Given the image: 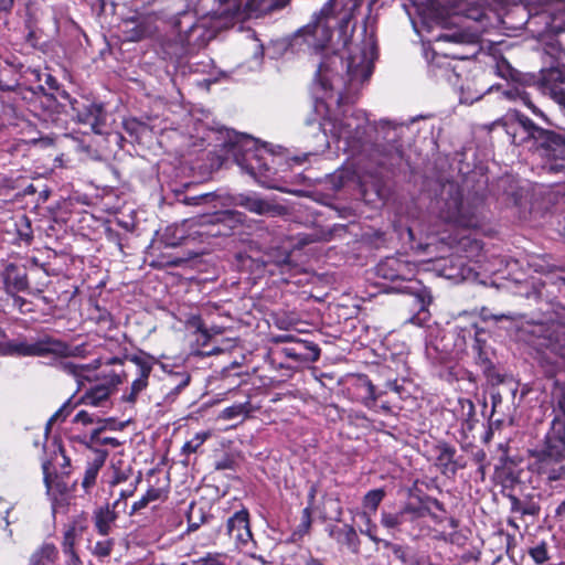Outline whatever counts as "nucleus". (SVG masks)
<instances>
[{
  "instance_id": "f257e3e1",
  "label": "nucleus",
  "mask_w": 565,
  "mask_h": 565,
  "mask_svg": "<svg viewBox=\"0 0 565 565\" xmlns=\"http://www.w3.org/2000/svg\"><path fill=\"white\" fill-rule=\"evenodd\" d=\"M330 132L337 139L344 140L353 153L364 154L377 167L393 171L404 160L399 141L401 125L381 119L370 124L365 113L352 106L328 119Z\"/></svg>"
},
{
  "instance_id": "f03ea898",
  "label": "nucleus",
  "mask_w": 565,
  "mask_h": 565,
  "mask_svg": "<svg viewBox=\"0 0 565 565\" xmlns=\"http://www.w3.org/2000/svg\"><path fill=\"white\" fill-rule=\"evenodd\" d=\"M245 0H191L193 11H181L170 19L172 36L164 52L182 61L204 47L218 30L233 20L245 19Z\"/></svg>"
},
{
  "instance_id": "7ed1b4c3",
  "label": "nucleus",
  "mask_w": 565,
  "mask_h": 565,
  "mask_svg": "<svg viewBox=\"0 0 565 565\" xmlns=\"http://www.w3.org/2000/svg\"><path fill=\"white\" fill-rule=\"evenodd\" d=\"M370 15L364 20L363 32L365 40L359 53H350L347 61L333 52L323 55L317 72L316 82L324 92L337 90L338 104L349 99L350 94L369 81L373 73V61L376 57V41L373 31L367 35Z\"/></svg>"
},
{
  "instance_id": "20e7f679",
  "label": "nucleus",
  "mask_w": 565,
  "mask_h": 565,
  "mask_svg": "<svg viewBox=\"0 0 565 565\" xmlns=\"http://www.w3.org/2000/svg\"><path fill=\"white\" fill-rule=\"evenodd\" d=\"M497 124L512 137L513 143L533 141L536 149L546 158L543 169L547 173L565 177V132L544 128L519 110H510Z\"/></svg>"
},
{
  "instance_id": "39448f33",
  "label": "nucleus",
  "mask_w": 565,
  "mask_h": 565,
  "mask_svg": "<svg viewBox=\"0 0 565 565\" xmlns=\"http://www.w3.org/2000/svg\"><path fill=\"white\" fill-rule=\"evenodd\" d=\"M363 0H328L310 23L299 30L309 47L323 50L331 41L332 31L338 30L339 41L349 45L355 25L350 26Z\"/></svg>"
},
{
  "instance_id": "423d86ee",
  "label": "nucleus",
  "mask_w": 565,
  "mask_h": 565,
  "mask_svg": "<svg viewBox=\"0 0 565 565\" xmlns=\"http://www.w3.org/2000/svg\"><path fill=\"white\" fill-rule=\"evenodd\" d=\"M379 278L391 282L387 291L407 294L413 297L416 313L409 318L414 324L422 326L430 317L428 307L433 301L430 290L419 280L414 279L415 270L412 264L398 257H386L375 266Z\"/></svg>"
},
{
  "instance_id": "0eeeda50",
  "label": "nucleus",
  "mask_w": 565,
  "mask_h": 565,
  "mask_svg": "<svg viewBox=\"0 0 565 565\" xmlns=\"http://www.w3.org/2000/svg\"><path fill=\"white\" fill-rule=\"evenodd\" d=\"M230 146L234 161L243 171L265 188L279 189L274 177L280 158L266 143L260 146L252 136L235 132L230 137Z\"/></svg>"
},
{
  "instance_id": "6e6552de",
  "label": "nucleus",
  "mask_w": 565,
  "mask_h": 565,
  "mask_svg": "<svg viewBox=\"0 0 565 565\" xmlns=\"http://www.w3.org/2000/svg\"><path fill=\"white\" fill-rule=\"evenodd\" d=\"M435 209L444 223L456 227L477 228L484 220L483 199L477 194L465 195L455 182L443 185Z\"/></svg>"
},
{
  "instance_id": "1a4fd4ad",
  "label": "nucleus",
  "mask_w": 565,
  "mask_h": 565,
  "mask_svg": "<svg viewBox=\"0 0 565 565\" xmlns=\"http://www.w3.org/2000/svg\"><path fill=\"white\" fill-rule=\"evenodd\" d=\"M532 472L551 489H557L565 481V427L556 424L546 436L544 449L534 455L530 465Z\"/></svg>"
},
{
  "instance_id": "9d476101",
  "label": "nucleus",
  "mask_w": 565,
  "mask_h": 565,
  "mask_svg": "<svg viewBox=\"0 0 565 565\" xmlns=\"http://www.w3.org/2000/svg\"><path fill=\"white\" fill-rule=\"evenodd\" d=\"M58 356L73 355V349L66 342L45 335L33 343L25 340L0 341V355L2 356Z\"/></svg>"
},
{
  "instance_id": "9b49d317",
  "label": "nucleus",
  "mask_w": 565,
  "mask_h": 565,
  "mask_svg": "<svg viewBox=\"0 0 565 565\" xmlns=\"http://www.w3.org/2000/svg\"><path fill=\"white\" fill-rule=\"evenodd\" d=\"M245 221L246 215L236 210L204 214L198 218V230L193 234L198 235L202 242L210 243V238L231 236Z\"/></svg>"
},
{
  "instance_id": "f8f14e48",
  "label": "nucleus",
  "mask_w": 565,
  "mask_h": 565,
  "mask_svg": "<svg viewBox=\"0 0 565 565\" xmlns=\"http://www.w3.org/2000/svg\"><path fill=\"white\" fill-rule=\"evenodd\" d=\"M45 287L46 282H39L35 287L31 286L26 265L14 262H2L0 268V288L7 296H15V294L38 296L43 292Z\"/></svg>"
},
{
  "instance_id": "ddd939ff",
  "label": "nucleus",
  "mask_w": 565,
  "mask_h": 565,
  "mask_svg": "<svg viewBox=\"0 0 565 565\" xmlns=\"http://www.w3.org/2000/svg\"><path fill=\"white\" fill-rule=\"evenodd\" d=\"M238 265L252 271L265 270L269 266L276 267L281 274L289 273L297 267L291 259V252L284 248L271 249L260 258H253L245 253L236 255Z\"/></svg>"
},
{
  "instance_id": "4468645a",
  "label": "nucleus",
  "mask_w": 565,
  "mask_h": 565,
  "mask_svg": "<svg viewBox=\"0 0 565 565\" xmlns=\"http://www.w3.org/2000/svg\"><path fill=\"white\" fill-rule=\"evenodd\" d=\"M537 334L535 345L558 356L565 364V318L548 326H539L533 332Z\"/></svg>"
},
{
  "instance_id": "2eb2a0df",
  "label": "nucleus",
  "mask_w": 565,
  "mask_h": 565,
  "mask_svg": "<svg viewBox=\"0 0 565 565\" xmlns=\"http://www.w3.org/2000/svg\"><path fill=\"white\" fill-rule=\"evenodd\" d=\"M72 117L78 122L88 125L96 134H102L106 124V111L103 104L86 97H79L71 103Z\"/></svg>"
},
{
  "instance_id": "dca6fc26",
  "label": "nucleus",
  "mask_w": 565,
  "mask_h": 565,
  "mask_svg": "<svg viewBox=\"0 0 565 565\" xmlns=\"http://www.w3.org/2000/svg\"><path fill=\"white\" fill-rule=\"evenodd\" d=\"M479 40L478 33L467 31L463 28L448 29L436 36L437 42H449L461 46V51L451 53L455 60L475 57L480 50Z\"/></svg>"
},
{
  "instance_id": "f3484780",
  "label": "nucleus",
  "mask_w": 565,
  "mask_h": 565,
  "mask_svg": "<svg viewBox=\"0 0 565 565\" xmlns=\"http://www.w3.org/2000/svg\"><path fill=\"white\" fill-rule=\"evenodd\" d=\"M0 90L12 92L28 103L39 102L45 109H53L57 105V97L54 93H47L45 87L41 84L36 87H32L20 84L18 79L12 83H6L0 78Z\"/></svg>"
},
{
  "instance_id": "a211bd4d",
  "label": "nucleus",
  "mask_w": 565,
  "mask_h": 565,
  "mask_svg": "<svg viewBox=\"0 0 565 565\" xmlns=\"http://www.w3.org/2000/svg\"><path fill=\"white\" fill-rule=\"evenodd\" d=\"M235 205L250 213L266 216H280L287 213V207L273 199L262 198L256 192L239 193L233 198Z\"/></svg>"
},
{
  "instance_id": "6ab92c4d",
  "label": "nucleus",
  "mask_w": 565,
  "mask_h": 565,
  "mask_svg": "<svg viewBox=\"0 0 565 565\" xmlns=\"http://www.w3.org/2000/svg\"><path fill=\"white\" fill-rule=\"evenodd\" d=\"M565 68L550 67L539 82L540 92L553 99L565 113Z\"/></svg>"
},
{
  "instance_id": "aec40b11",
  "label": "nucleus",
  "mask_w": 565,
  "mask_h": 565,
  "mask_svg": "<svg viewBox=\"0 0 565 565\" xmlns=\"http://www.w3.org/2000/svg\"><path fill=\"white\" fill-rule=\"evenodd\" d=\"M493 70L498 76L504 79L514 82L521 86H536V88L540 90L539 82L541 81L543 73L546 72L548 68L541 70L539 75L523 74L515 70L514 67H512L509 61L501 56L495 61Z\"/></svg>"
},
{
  "instance_id": "412c9836",
  "label": "nucleus",
  "mask_w": 565,
  "mask_h": 565,
  "mask_svg": "<svg viewBox=\"0 0 565 565\" xmlns=\"http://www.w3.org/2000/svg\"><path fill=\"white\" fill-rule=\"evenodd\" d=\"M507 498L510 501L511 513H519L522 519L529 518L531 524H534L541 513V503L539 494H525L523 497H516L512 493L508 494Z\"/></svg>"
},
{
  "instance_id": "4be33fe9",
  "label": "nucleus",
  "mask_w": 565,
  "mask_h": 565,
  "mask_svg": "<svg viewBox=\"0 0 565 565\" xmlns=\"http://www.w3.org/2000/svg\"><path fill=\"white\" fill-rule=\"evenodd\" d=\"M226 532L236 544L246 545L252 540L247 510L243 509L237 511L228 518L226 522Z\"/></svg>"
},
{
  "instance_id": "5701e85b",
  "label": "nucleus",
  "mask_w": 565,
  "mask_h": 565,
  "mask_svg": "<svg viewBox=\"0 0 565 565\" xmlns=\"http://www.w3.org/2000/svg\"><path fill=\"white\" fill-rule=\"evenodd\" d=\"M429 72L434 77L445 79L452 86L462 89L461 73L458 71L457 64L449 61L447 55H435L429 65Z\"/></svg>"
},
{
  "instance_id": "b1692460",
  "label": "nucleus",
  "mask_w": 565,
  "mask_h": 565,
  "mask_svg": "<svg viewBox=\"0 0 565 565\" xmlns=\"http://www.w3.org/2000/svg\"><path fill=\"white\" fill-rule=\"evenodd\" d=\"M324 110V103L316 100L310 114L305 118V126L308 128L307 134L311 135L317 140L318 148L321 149L329 146L327 131L323 128V124L321 122V113H323Z\"/></svg>"
},
{
  "instance_id": "393cba45",
  "label": "nucleus",
  "mask_w": 565,
  "mask_h": 565,
  "mask_svg": "<svg viewBox=\"0 0 565 565\" xmlns=\"http://www.w3.org/2000/svg\"><path fill=\"white\" fill-rule=\"evenodd\" d=\"M129 360L138 367V377L132 382L130 393L121 398L125 402L134 404L138 395L148 386V379L152 371V364L145 358L131 355Z\"/></svg>"
},
{
  "instance_id": "a878e982",
  "label": "nucleus",
  "mask_w": 565,
  "mask_h": 565,
  "mask_svg": "<svg viewBox=\"0 0 565 565\" xmlns=\"http://www.w3.org/2000/svg\"><path fill=\"white\" fill-rule=\"evenodd\" d=\"M122 383L121 377L111 373L105 384H97L87 391L81 398V403L92 406H100L106 401L111 391Z\"/></svg>"
},
{
  "instance_id": "bb28decb",
  "label": "nucleus",
  "mask_w": 565,
  "mask_h": 565,
  "mask_svg": "<svg viewBox=\"0 0 565 565\" xmlns=\"http://www.w3.org/2000/svg\"><path fill=\"white\" fill-rule=\"evenodd\" d=\"M286 356L298 362H316L320 358V349L317 344L308 341H297L295 345L285 348Z\"/></svg>"
},
{
  "instance_id": "cd10ccee",
  "label": "nucleus",
  "mask_w": 565,
  "mask_h": 565,
  "mask_svg": "<svg viewBox=\"0 0 565 565\" xmlns=\"http://www.w3.org/2000/svg\"><path fill=\"white\" fill-rule=\"evenodd\" d=\"M471 349L476 364L487 376H492L494 371V365L491 359L492 350L488 345L486 337L476 338L475 344H472Z\"/></svg>"
},
{
  "instance_id": "c85d7f7f",
  "label": "nucleus",
  "mask_w": 565,
  "mask_h": 565,
  "mask_svg": "<svg viewBox=\"0 0 565 565\" xmlns=\"http://www.w3.org/2000/svg\"><path fill=\"white\" fill-rule=\"evenodd\" d=\"M437 452V463L441 467V472L446 475L450 471L452 475L457 472L458 469L463 468V465L459 463L456 457V448L447 443H439L435 447Z\"/></svg>"
},
{
  "instance_id": "c756f323",
  "label": "nucleus",
  "mask_w": 565,
  "mask_h": 565,
  "mask_svg": "<svg viewBox=\"0 0 565 565\" xmlns=\"http://www.w3.org/2000/svg\"><path fill=\"white\" fill-rule=\"evenodd\" d=\"M290 0H245V18L262 14H269L282 10Z\"/></svg>"
},
{
  "instance_id": "7c9ffc66",
  "label": "nucleus",
  "mask_w": 565,
  "mask_h": 565,
  "mask_svg": "<svg viewBox=\"0 0 565 565\" xmlns=\"http://www.w3.org/2000/svg\"><path fill=\"white\" fill-rule=\"evenodd\" d=\"M328 533L331 539L337 543L348 546L353 553H356L360 547V539L355 529L352 525L345 524L342 527L330 525Z\"/></svg>"
},
{
  "instance_id": "2f4dec72",
  "label": "nucleus",
  "mask_w": 565,
  "mask_h": 565,
  "mask_svg": "<svg viewBox=\"0 0 565 565\" xmlns=\"http://www.w3.org/2000/svg\"><path fill=\"white\" fill-rule=\"evenodd\" d=\"M117 518L118 515L114 507L106 505L97 509L94 512V523L97 532L103 536L108 535Z\"/></svg>"
},
{
  "instance_id": "473e14b6",
  "label": "nucleus",
  "mask_w": 565,
  "mask_h": 565,
  "mask_svg": "<svg viewBox=\"0 0 565 565\" xmlns=\"http://www.w3.org/2000/svg\"><path fill=\"white\" fill-rule=\"evenodd\" d=\"M359 386L365 392L363 403L366 407L372 408L375 406L376 401L386 394L387 390H381L375 386L366 375L359 377Z\"/></svg>"
},
{
  "instance_id": "72a5a7b5",
  "label": "nucleus",
  "mask_w": 565,
  "mask_h": 565,
  "mask_svg": "<svg viewBox=\"0 0 565 565\" xmlns=\"http://www.w3.org/2000/svg\"><path fill=\"white\" fill-rule=\"evenodd\" d=\"M58 551L52 543H44L30 557L34 565H53L57 558Z\"/></svg>"
},
{
  "instance_id": "f704fd0d",
  "label": "nucleus",
  "mask_w": 565,
  "mask_h": 565,
  "mask_svg": "<svg viewBox=\"0 0 565 565\" xmlns=\"http://www.w3.org/2000/svg\"><path fill=\"white\" fill-rule=\"evenodd\" d=\"M456 333H457V340L456 345L457 347H465L468 341L471 342V345L475 344L476 338H483L486 337V331L481 328H479L476 323H470L465 327H456Z\"/></svg>"
},
{
  "instance_id": "c9c22d12",
  "label": "nucleus",
  "mask_w": 565,
  "mask_h": 565,
  "mask_svg": "<svg viewBox=\"0 0 565 565\" xmlns=\"http://www.w3.org/2000/svg\"><path fill=\"white\" fill-rule=\"evenodd\" d=\"M412 505H405L401 511L396 513L382 511L381 512V524L387 530H397L404 522L405 515L413 512Z\"/></svg>"
},
{
  "instance_id": "e433bc0d",
  "label": "nucleus",
  "mask_w": 565,
  "mask_h": 565,
  "mask_svg": "<svg viewBox=\"0 0 565 565\" xmlns=\"http://www.w3.org/2000/svg\"><path fill=\"white\" fill-rule=\"evenodd\" d=\"M18 66H19V72H20L21 76L26 77L28 81H31V77H32L34 81L41 82L42 75H44L45 84L47 85L49 89L52 90L51 93L58 90V86H60L58 82L51 74H49V73L42 74L39 70L31 68V67H24L22 64H18Z\"/></svg>"
},
{
  "instance_id": "4c0bfd02",
  "label": "nucleus",
  "mask_w": 565,
  "mask_h": 565,
  "mask_svg": "<svg viewBox=\"0 0 565 565\" xmlns=\"http://www.w3.org/2000/svg\"><path fill=\"white\" fill-rule=\"evenodd\" d=\"M170 377H179L180 382H177L174 386L164 396V403H173L179 394L190 384L191 375L186 371L171 372Z\"/></svg>"
},
{
  "instance_id": "58836bf2",
  "label": "nucleus",
  "mask_w": 565,
  "mask_h": 565,
  "mask_svg": "<svg viewBox=\"0 0 565 565\" xmlns=\"http://www.w3.org/2000/svg\"><path fill=\"white\" fill-rule=\"evenodd\" d=\"M503 95L508 99H521L529 108L532 109V111L540 116L544 121H546L547 125H550L548 119L546 118L545 114L537 109L529 99V95L520 87V86H512L505 90H503Z\"/></svg>"
},
{
  "instance_id": "ea45409f",
  "label": "nucleus",
  "mask_w": 565,
  "mask_h": 565,
  "mask_svg": "<svg viewBox=\"0 0 565 565\" xmlns=\"http://www.w3.org/2000/svg\"><path fill=\"white\" fill-rule=\"evenodd\" d=\"M153 32L154 28L148 20L139 21L126 31L127 39L135 42L152 35Z\"/></svg>"
},
{
  "instance_id": "a19ab883",
  "label": "nucleus",
  "mask_w": 565,
  "mask_h": 565,
  "mask_svg": "<svg viewBox=\"0 0 565 565\" xmlns=\"http://www.w3.org/2000/svg\"><path fill=\"white\" fill-rule=\"evenodd\" d=\"M166 497L164 491L160 488H149L147 492L131 505V510L129 512L130 515L137 513L138 511L145 509L150 502L161 500Z\"/></svg>"
},
{
  "instance_id": "79ce46f5",
  "label": "nucleus",
  "mask_w": 565,
  "mask_h": 565,
  "mask_svg": "<svg viewBox=\"0 0 565 565\" xmlns=\"http://www.w3.org/2000/svg\"><path fill=\"white\" fill-rule=\"evenodd\" d=\"M211 515L206 514L203 508H196L194 503L190 504L186 519L188 532L196 531L203 523L207 522Z\"/></svg>"
},
{
  "instance_id": "37998d69",
  "label": "nucleus",
  "mask_w": 565,
  "mask_h": 565,
  "mask_svg": "<svg viewBox=\"0 0 565 565\" xmlns=\"http://www.w3.org/2000/svg\"><path fill=\"white\" fill-rule=\"evenodd\" d=\"M17 226V238L20 243H24L25 245H30L33 241V231L31 226V221L28 216L23 215L19 222L15 224Z\"/></svg>"
},
{
  "instance_id": "c03bdc74",
  "label": "nucleus",
  "mask_w": 565,
  "mask_h": 565,
  "mask_svg": "<svg viewBox=\"0 0 565 565\" xmlns=\"http://www.w3.org/2000/svg\"><path fill=\"white\" fill-rule=\"evenodd\" d=\"M122 128L131 138L139 140L141 136L148 130V126L136 118L127 119L122 122Z\"/></svg>"
},
{
  "instance_id": "a18cd8bd",
  "label": "nucleus",
  "mask_w": 565,
  "mask_h": 565,
  "mask_svg": "<svg viewBox=\"0 0 565 565\" xmlns=\"http://www.w3.org/2000/svg\"><path fill=\"white\" fill-rule=\"evenodd\" d=\"M385 497V491L383 489H374L369 491L363 498V507L365 510H369L370 513L376 512L380 503Z\"/></svg>"
},
{
  "instance_id": "49530a36",
  "label": "nucleus",
  "mask_w": 565,
  "mask_h": 565,
  "mask_svg": "<svg viewBox=\"0 0 565 565\" xmlns=\"http://www.w3.org/2000/svg\"><path fill=\"white\" fill-rule=\"evenodd\" d=\"M252 411L249 402L234 404L222 411V418L234 419L239 416L248 415Z\"/></svg>"
},
{
  "instance_id": "de8ad7c7",
  "label": "nucleus",
  "mask_w": 565,
  "mask_h": 565,
  "mask_svg": "<svg viewBox=\"0 0 565 565\" xmlns=\"http://www.w3.org/2000/svg\"><path fill=\"white\" fill-rule=\"evenodd\" d=\"M529 554L537 565H543L550 559L548 545L542 541L529 550Z\"/></svg>"
},
{
  "instance_id": "09e8293b",
  "label": "nucleus",
  "mask_w": 565,
  "mask_h": 565,
  "mask_svg": "<svg viewBox=\"0 0 565 565\" xmlns=\"http://www.w3.org/2000/svg\"><path fill=\"white\" fill-rule=\"evenodd\" d=\"M210 437V433H198L195 436L188 440L181 449V454L184 456H189L198 451V449L204 444V441Z\"/></svg>"
},
{
  "instance_id": "8fccbe9b",
  "label": "nucleus",
  "mask_w": 565,
  "mask_h": 565,
  "mask_svg": "<svg viewBox=\"0 0 565 565\" xmlns=\"http://www.w3.org/2000/svg\"><path fill=\"white\" fill-rule=\"evenodd\" d=\"M12 300V306L15 308L19 313L28 315L34 312V308L32 307V302L24 297L20 296V294H15V296H8Z\"/></svg>"
},
{
  "instance_id": "3c124183",
  "label": "nucleus",
  "mask_w": 565,
  "mask_h": 565,
  "mask_svg": "<svg viewBox=\"0 0 565 565\" xmlns=\"http://www.w3.org/2000/svg\"><path fill=\"white\" fill-rule=\"evenodd\" d=\"M99 468L87 463L85 469L84 478L82 481V487L85 489V492H88L89 489L96 483V479L99 472Z\"/></svg>"
},
{
  "instance_id": "603ef678",
  "label": "nucleus",
  "mask_w": 565,
  "mask_h": 565,
  "mask_svg": "<svg viewBox=\"0 0 565 565\" xmlns=\"http://www.w3.org/2000/svg\"><path fill=\"white\" fill-rule=\"evenodd\" d=\"M74 405L72 404V398H68L49 419V425L57 420H64L73 411Z\"/></svg>"
},
{
  "instance_id": "864d4df0",
  "label": "nucleus",
  "mask_w": 565,
  "mask_h": 565,
  "mask_svg": "<svg viewBox=\"0 0 565 565\" xmlns=\"http://www.w3.org/2000/svg\"><path fill=\"white\" fill-rule=\"evenodd\" d=\"M54 95L57 97V105L53 109H47L49 111H57L58 107L64 108L66 104L71 106L72 100L75 98L72 97L65 89H61L54 92Z\"/></svg>"
},
{
  "instance_id": "5fc2aeb1",
  "label": "nucleus",
  "mask_w": 565,
  "mask_h": 565,
  "mask_svg": "<svg viewBox=\"0 0 565 565\" xmlns=\"http://www.w3.org/2000/svg\"><path fill=\"white\" fill-rule=\"evenodd\" d=\"M311 512H312V510L310 507H306L302 510L301 522L298 526L299 533H301V534L307 533L309 531V529L311 527V523H312Z\"/></svg>"
},
{
  "instance_id": "6e6d98bb",
  "label": "nucleus",
  "mask_w": 565,
  "mask_h": 565,
  "mask_svg": "<svg viewBox=\"0 0 565 565\" xmlns=\"http://www.w3.org/2000/svg\"><path fill=\"white\" fill-rule=\"evenodd\" d=\"M99 418L100 417L96 416L95 414H90L86 411H81L75 415L73 422L82 423L83 425H90V424L98 423Z\"/></svg>"
},
{
  "instance_id": "4d7b16f0",
  "label": "nucleus",
  "mask_w": 565,
  "mask_h": 565,
  "mask_svg": "<svg viewBox=\"0 0 565 565\" xmlns=\"http://www.w3.org/2000/svg\"><path fill=\"white\" fill-rule=\"evenodd\" d=\"M111 541H100L95 544L93 553L98 557H107L111 552Z\"/></svg>"
},
{
  "instance_id": "13d9d810",
  "label": "nucleus",
  "mask_w": 565,
  "mask_h": 565,
  "mask_svg": "<svg viewBox=\"0 0 565 565\" xmlns=\"http://www.w3.org/2000/svg\"><path fill=\"white\" fill-rule=\"evenodd\" d=\"M58 367L64 373L74 375L75 377H77L81 374V371L84 369L83 366L68 361H62L58 364Z\"/></svg>"
},
{
  "instance_id": "bf43d9fd",
  "label": "nucleus",
  "mask_w": 565,
  "mask_h": 565,
  "mask_svg": "<svg viewBox=\"0 0 565 565\" xmlns=\"http://www.w3.org/2000/svg\"><path fill=\"white\" fill-rule=\"evenodd\" d=\"M74 545H75V527H70L64 533L63 543H62L63 552L75 550Z\"/></svg>"
},
{
  "instance_id": "052dcab7",
  "label": "nucleus",
  "mask_w": 565,
  "mask_h": 565,
  "mask_svg": "<svg viewBox=\"0 0 565 565\" xmlns=\"http://www.w3.org/2000/svg\"><path fill=\"white\" fill-rule=\"evenodd\" d=\"M363 516H365V520H366V529L361 530V533L365 534L373 542H380V537H377L374 534V530L376 529V525L372 522V520L366 511L363 512Z\"/></svg>"
},
{
  "instance_id": "680f3d73",
  "label": "nucleus",
  "mask_w": 565,
  "mask_h": 565,
  "mask_svg": "<svg viewBox=\"0 0 565 565\" xmlns=\"http://www.w3.org/2000/svg\"><path fill=\"white\" fill-rule=\"evenodd\" d=\"M512 1L516 2V0ZM548 1L550 0H518V2H521L525 8H527L530 13L534 11L535 14L539 12V9L545 6Z\"/></svg>"
},
{
  "instance_id": "e2e57ef3",
  "label": "nucleus",
  "mask_w": 565,
  "mask_h": 565,
  "mask_svg": "<svg viewBox=\"0 0 565 565\" xmlns=\"http://www.w3.org/2000/svg\"><path fill=\"white\" fill-rule=\"evenodd\" d=\"M93 452L95 454V458L88 463L100 469L108 457V451L105 449L97 448Z\"/></svg>"
},
{
  "instance_id": "0e129e2a",
  "label": "nucleus",
  "mask_w": 565,
  "mask_h": 565,
  "mask_svg": "<svg viewBox=\"0 0 565 565\" xmlns=\"http://www.w3.org/2000/svg\"><path fill=\"white\" fill-rule=\"evenodd\" d=\"M235 466V460L228 456H225L215 462L216 470H234Z\"/></svg>"
},
{
  "instance_id": "69168bd1",
  "label": "nucleus",
  "mask_w": 565,
  "mask_h": 565,
  "mask_svg": "<svg viewBox=\"0 0 565 565\" xmlns=\"http://www.w3.org/2000/svg\"><path fill=\"white\" fill-rule=\"evenodd\" d=\"M392 553L394 554V556L399 559L403 564H406L408 563V558H407V547L401 545V544H394V546H392Z\"/></svg>"
},
{
  "instance_id": "338daca9",
  "label": "nucleus",
  "mask_w": 565,
  "mask_h": 565,
  "mask_svg": "<svg viewBox=\"0 0 565 565\" xmlns=\"http://www.w3.org/2000/svg\"><path fill=\"white\" fill-rule=\"evenodd\" d=\"M481 317L484 321H488L490 319L495 320V321L513 319L512 315H510V313L491 315V313H489L488 309H486V308H483L481 310Z\"/></svg>"
},
{
  "instance_id": "774afa93",
  "label": "nucleus",
  "mask_w": 565,
  "mask_h": 565,
  "mask_svg": "<svg viewBox=\"0 0 565 565\" xmlns=\"http://www.w3.org/2000/svg\"><path fill=\"white\" fill-rule=\"evenodd\" d=\"M66 556V565H83L75 550L63 552Z\"/></svg>"
}]
</instances>
